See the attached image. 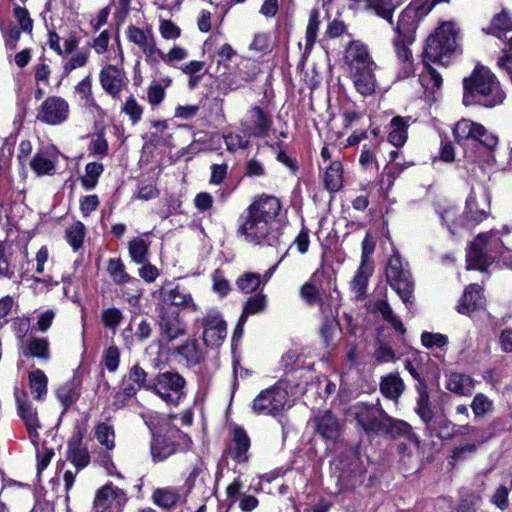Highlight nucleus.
I'll return each instance as SVG.
<instances>
[{
    "mask_svg": "<svg viewBox=\"0 0 512 512\" xmlns=\"http://www.w3.org/2000/svg\"><path fill=\"white\" fill-rule=\"evenodd\" d=\"M421 342L426 348H442L447 345L448 338L441 333L423 332L421 335Z\"/></svg>",
    "mask_w": 512,
    "mask_h": 512,
    "instance_id": "59",
    "label": "nucleus"
},
{
    "mask_svg": "<svg viewBox=\"0 0 512 512\" xmlns=\"http://www.w3.org/2000/svg\"><path fill=\"white\" fill-rule=\"evenodd\" d=\"M311 425L324 440L335 441L341 432V424L338 418L328 410L319 411L311 419Z\"/></svg>",
    "mask_w": 512,
    "mask_h": 512,
    "instance_id": "19",
    "label": "nucleus"
},
{
    "mask_svg": "<svg viewBox=\"0 0 512 512\" xmlns=\"http://www.w3.org/2000/svg\"><path fill=\"white\" fill-rule=\"evenodd\" d=\"M126 502L125 491L107 483L97 490L93 507L95 512H122Z\"/></svg>",
    "mask_w": 512,
    "mask_h": 512,
    "instance_id": "14",
    "label": "nucleus"
},
{
    "mask_svg": "<svg viewBox=\"0 0 512 512\" xmlns=\"http://www.w3.org/2000/svg\"><path fill=\"white\" fill-rule=\"evenodd\" d=\"M324 185L329 192H337L343 186V165L340 161H331L324 173Z\"/></svg>",
    "mask_w": 512,
    "mask_h": 512,
    "instance_id": "33",
    "label": "nucleus"
},
{
    "mask_svg": "<svg viewBox=\"0 0 512 512\" xmlns=\"http://www.w3.org/2000/svg\"><path fill=\"white\" fill-rule=\"evenodd\" d=\"M288 405V393L283 382L263 390L253 401L252 409L257 414L276 416Z\"/></svg>",
    "mask_w": 512,
    "mask_h": 512,
    "instance_id": "9",
    "label": "nucleus"
},
{
    "mask_svg": "<svg viewBox=\"0 0 512 512\" xmlns=\"http://www.w3.org/2000/svg\"><path fill=\"white\" fill-rule=\"evenodd\" d=\"M280 211L278 198L269 195L256 198L240 216L238 233L253 245H276L280 237L277 221Z\"/></svg>",
    "mask_w": 512,
    "mask_h": 512,
    "instance_id": "1",
    "label": "nucleus"
},
{
    "mask_svg": "<svg viewBox=\"0 0 512 512\" xmlns=\"http://www.w3.org/2000/svg\"><path fill=\"white\" fill-rule=\"evenodd\" d=\"M484 302L485 300L480 286L471 284L464 291L458 311L460 313H469L477 308H481Z\"/></svg>",
    "mask_w": 512,
    "mask_h": 512,
    "instance_id": "29",
    "label": "nucleus"
},
{
    "mask_svg": "<svg viewBox=\"0 0 512 512\" xmlns=\"http://www.w3.org/2000/svg\"><path fill=\"white\" fill-rule=\"evenodd\" d=\"M407 121L401 117L396 116L392 118L390 122V132L388 135V141L395 147L403 146L407 141Z\"/></svg>",
    "mask_w": 512,
    "mask_h": 512,
    "instance_id": "35",
    "label": "nucleus"
},
{
    "mask_svg": "<svg viewBox=\"0 0 512 512\" xmlns=\"http://www.w3.org/2000/svg\"><path fill=\"white\" fill-rule=\"evenodd\" d=\"M300 295L308 304H316L320 300L319 290L312 282H306L301 287Z\"/></svg>",
    "mask_w": 512,
    "mask_h": 512,
    "instance_id": "64",
    "label": "nucleus"
},
{
    "mask_svg": "<svg viewBox=\"0 0 512 512\" xmlns=\"http://www.w3.org/2000/svg\"><path fill=\"white\" fill-rule=\"evenodd\" d=\"M266 306L267 297L265 294L258 293L249 297L243 306L236 330L244 325L248 316L262 313L266 309Z\"/></svg>",
    "mask_w": 512,
    "mask_h": 512,
    "instance_id": "30",
    "label": "nucleus"
},
{
    "mask_svg": "<svg viewBox=\"0 0 512 512\" xmlns=\"http://www.w3.org/2000/svg\"><path fill=\"white\" fill-rule=\"evenodd\" d=\"M236 285L237 288L245 294L253 293L261 285L260 275L253 272L244 273L238 277Z\"/></svg>",
    "mask_w": 512,
    "mask_h": 512,
    "instance_id": "48",
    "label": "nucleus"
},
{
    "mask_svg": "<svg viewBox=\"0 0 512 512\" xmlns=\"http://www.w3.org/2000/svg\"><path fill=\"white\" fill-rule=\"evenodd\" d=\"M117 55L114 57L116 64H105L100 71V83L106 93L112 98L118 99L121 91L127 86V78L122 68L124 53L121 45L117 44Z\"/></svg>",
    "mask_w": 512,
    "mask_h": 512,
    "instance_id": "10",
    "label": "nucleus"
},
{
    "mask_svg": "<svg viewBox=\"0 0 512 512\" xmlns=\"http://www.w3.org/2000/svg\"><path fill=\"white\" fill-rule=\"evenodd\" d=\"M64 118V102L59 97L47 98L38 113V119L48 124H58Z\"/></svg>",
    "mask_w": 512,
    "mask_h": 512,
    "instance_id": "26",
    "label": "nucleus"
},
{
    "mask_svg": "<svg viewBox=\"0 0 512 512\" xmlns=\"http://www.w3.org/2000/svg\"><path fill=\"white\" fill-rule=\"evenodd\" d=\"M509 233L508 227L479 234L470 244L466 255L468 269L483 271L502 253L504 243L500 235Z\"/></svg>",
    "mask_w": 512,
    "mask_h": 512,
    "instance_id": "3",
    "label": "nucleus"
},
{
    "mask_svg": "<svg viewBox=\"0 0 512 512\" xmlns=\"http://www.w3.org/2000/svg\"><path fill=\"white\" fill-rule=\"evenodd\" d=\"M18 403V412L23 420L31 443L34 445L37 455L40 456L39 448H38V440H39V434H38V418L36 410L32 407L31 404L21 401L20 399H17Z\"/></svg>",
    "mask_w": 512,
    "mask_h": 512,
    "instance_id": "25",
    "label": "nucleus"
},
{
    "mask_svg": "<svg viewBox=\"0 0 512 512\" xmlns=\"http://www.w3.org/2000/svg\"><path fill=\"white\" fill-rule=\"evenodd\" d=\"M463 104H479L485 107L499 105L505 99L496 76L486 67L478 66L470 77L463 80Z\"/></svg>",
    "mask_w": 512,
    "mask_h": 512,
    "instance_id": "2",
    "label": "nucleus"
},
{
    "mask_svg": "<svg viewBox=\"0 0 512 512\" xmlns=\"http://www.w3.org/2000/svg\"><path fill=\"white\" fill-rule=\"evenodd\" d=\"M185 379L175 371H165L150 380L148 390L168 405L177 406L185 397Z\"/></svg>",
    "mask_w": 512,
    "mask_h": 512,
    "instance_id": "6",
    "label": "nucleus"
},
{
    "mask_svg": "<svg viewBox=\"0 0 512 512\" xmlns=\"http://www.w3.org/2000/svg\"><path fill=\"white\" fill-rule=\"evenodd\" d=\"M122 111L129 116L132 124H136L141 119L143 114L142 106L133 96L127 98L122 107Z\"/></svg>",
    "mask_w": 512,
    "mask_h": 512,
    "instance_id": "58",
    "label": "nucleus"
},
{
    "mask_svg": "<svg viewBox=\"0 0 512 512\" xmlns=\"http://www.w3.org/2000/svg\"><path fill=\"white\" fill-rule=\"evenodd\" d=\"M87 422L88 419L83 417L75 423L72 437L68 443L67 459L75 466L76 473L90 462L89 452L82 444L83 436L87 432Z\"/></svg>",
    "mask_w": 512,
    "mask_h": 512,
    "instance_id": "12",
    "label": "nucleus"
},
{
    "mask_svg": "<svg viewBox=\"0 0 512 512\" xmlns=\"http://www.w3.org/2000/svg\"><path fill=\"white\" fill-rule=\"evenodd\" d=\"M380 432L389 434L391 437L409 436L412 433V427L407 422L386 414Z\"/></svg>",
    "mask_w": 512,
    "mask_h": 512,
    "instance_id": "38",
    "label": "nucleus"
},
{
    "mask_svg": "<svg viewBox=\"0 0 512 512\" xmlns=\"http://www.w3.org/2000/svg\"><path fill=\"white\" fill-rule=\"evenodd\" d=\"M344 63L348 67V71L375 66L367 46L360 41H351L344 53Z\"/></svg>",
    "mask_w": 512,
    "mask_h": 512,
    "instance_id": "20",
    "label": "nucleus"
},
{
    "mask_svg": "<svg viewBox=\"0 0 512 512\" xmlns=\"http://www.w3.org/2000/svg\"><path fill=\"white\" fill-rule=\"evenodd\" d=\"M374 271L373 264L360 263L352 281L350 287L356 298L362 297L366 292V287L369 278L372 276Z\"/></svg>",
    "mask_w": 512,
    "mask_h": 512,
    "instance_id": "32",
    "label": "nucleus"
},
{
    "mask_svg": "<svg viewBox=\"0 0 512 512\" xmlns=\"http://www.w3.org/2000/svg\"><path fill=\"white\" fill-rule=\"evenodd\" d=\"M490 195L484 189L479 192L472 191L466 201L465 218L458 214V209L449 207L441 218L452 234L457 232L459 227H466L468 221L479 223L488 217L490 209Z\"/></svg>",
    "mask_w": 512,
    "mask_h": 512,
    "instance_id": "4",
    "label": "nucleus"
},
{
    "mask_svg": "<svg viewBox=\"0 0 512 512\" xmlns=\"http://www.w3.org/2000/svg\"><path fill=\"white\" fill-rule=\"evenodd\" d=\"M427 71L422 73L420 76V82L426 91L434 93L442 85L441 75L431 66H426Z\"/></svg>",
    "mask_w": 512,
    "mask_h": 512,
    "instance_id": "51",
    "label": "nucleus"
},
{
    "mask_svg": "<svg viewBox=\"0 0 512 512\" xmlns=\"http://www.w3.org/2000/svg\"><path fill=\"white\" fill-rule=\"evenodd\" d=\"M162 300L173 306L190 309L194 312L199 311V306L193 301L192 295L183 287L172 286L167 283L160 290Z\"/></svg>",
    "mask_w": 512,
    "mask_h": 512,
    "instance_id": "21",
    "label": "nucleus"
},
{
    "mask_svg": "<svg viewBox=\"0 0 512 512\" xmlns=\"http://www.w3.org/2000/svg\"><path fill=\"white\" fill-rule=\"evenodd\" d=\"M375 309L381 314L382 318L391 324V326L398 332L404 333L405 328L403 323L394 315L392 308L386 300L377 301Z\"/></svg>",
    "mask_w": 512,
    "mask_h": 512,
    "instance_id": "44",
    "label": "nucleus"
},
{
    "mask_svg": "<svg viewBox=\"0 0 512 512\" xmlns=\"http://www.w3.org/2000/svg\"><path fill=\"white\" fill-rule=\"evenodd\" d=\"M152 498L157 506L168 509L178 502L179 493L171 487L159 488L154 491Z\"/></svg>",
    "mask_w": 512,
    "mask_h": 512,
    "instance_id": "41",
    "label": "nucleus"
},
{
    "mask_svg": "<svg viewBox=\"0 0 512 512\" xmlns=\"http://www.w3.org/2000/svg\"><path fill=\"white\" fill-rule=\"evenodd\" d=\"M103 172V165L96 162H90L85 167V174L81 177V183L86 190L93 189L98 182L99 176Z\"/></svg>",
    "mask_w": 512,
    "mask_h": 512,
    "instance_id": "46",
    "label": "nucleus"
},
{
    "mask_svg": "<svg viewBox=\"0 0 512 512\" xmlns=\"http://www.w3.org/2000/svg\"><path fill=\"white\" fill-rule=\"evenodd\" d=\"M448 0H413L399 15L398 21L391 26L395 35L413 37L419 22L427 16L433 7Z\"/></svg>",
    "mask_w": 512,
    "mask_h": 512,
    "instance_id": "7",
    "label": "nucleus"
},
{
    "mask_svg": "<svg viewBox=\"0 0 512 512\" xmlns=\"http://www.w3.org/2000/svg\"><path fill=\"white\" fill-rule=\"evenodd\" d=\"M386 279L389 285L400 296L406 307L409 308L414 283L411 279L410 271L404 267L402 259L396 251L388 260Z\"/></svg>",
    "mask_w": 512,
    "mask_h": 512,
    "instance_id": "8",
    "label": "nucleus"
},
{
    "mask_svg": "<svg viewBox=\"0 0 512 512\" xmlns=\"http://www.w3.org/2000/svg\"><path fill=\"white\" fill-rule=\"evenodd\" d=\"M457 31L453 22L442 23L434 34L427 38L424 58L430 62L446 64L444 58L456 48Z\"/></svg>",
    "mask_w": 512,
    "mask_h": 512,
    "instance_id": "5",
    "label": "nucleus"
},
{
    "mask_svg": "<svg viewBox=\"0 0 512 512\" xmlns=\"http://www.w3.org/2000/svg\"><path fill=\"white\" fill-rule=\"evenodd\" d=\"M244 67L247 69V71L240 69L239 75L237 76L238 79H235L231 76L228 77V86L230 90H236L257 77L259 69L255 63L248 61Z\"/></svg>",
    "mask_w": 512,
    "mask_h": 512,
    "instance_id": "40",
    "label": "nucleus"
},
{
    "mask_svg": "<svg viewBox=\"0 0 512 512\" xmlns=\"http://www.w3.org/2000/svg\"><path fill=\"white\" fill-rule=\"evenodd\" d=\"M415 412L427 425L433 420L432 411L429 406V395L425 390L419 393Z\"/></svg>",
    "mask_w": 512,
    "mask_h": 512,
    "instance_id": "53",
    "label": "nucleus"
},
{
    "mask_svg": "<svg viewBox=\"0 0 512 512\" xmlns=\"http://www.w3.org/2000/svg\"><path fill=\"white\" fill-rule=\"evenodd\" d=\"M128 40L139 47L145 56V61L151 66L159 64L161 49L157 47L156 39L151 30H142L129 26L126 31Z\"/></svg>",
    "mask_w": 512,
    "mask_h": 512,
    "instance_id": "15",
    "label": "nucleus"
},
{
    "mask_svg": "<svg viewBox=\"0 0 512 512\" xmlns=\"http://www.w3.org/2000/svg\"><path fill=\"white\" fill-rule=\"evenodd\" d=\"M319 29V12L312 10L310 12L308 25L306 28V47L311 48L317 38V31Z\"/></svg>",
    "mask_w": 512,
    "mask_h": 512,
    "instance_id": "57",
    "label": "nucleus"
},
{
    "mask_svg": "<svg viewBox=\"0 0 512 512\" xmlns=\"http://www.w3.org/2000/svg\"><path fill=\"white\" fill-rule=\"evenodd\" d=\"M512 30V17L506 12L502 11L501 13L494 16L491 22V33L497 36L498 38H502L506 32Z\"/></svg>",
    "mask_w": 512,
    "mask_h": 512,
    "instance_id": "43",
    "label": "nucleus"
},
{
    "mask_svg": "<svg viewBox=\"0 0 512 512\" xmlns=\"http://www.w3.org/2000/svg\"><path fill=\"white\" fill-rule=\"evenodd\" d=\"M165 86L157 81L150 84L147 91V99L152 106L159 105L165 98Z\"/></svg>",
    "mask_w": 512,
    "mask_h": 512,
    "instance_id": "61",
    "label": "nucleus"
},
{
    "mask_svg": "<svg viewBox=\"0 0 512 512\" xmlns=\"http://www.w3.org/2000/svg\"><path fill=\"white\" fill-rule=\"evenodd\" d=\"M177 353L185 360L187 365H196L203 359V352L195 339L188 340L179 346Z\"/></svg>",
    "mask_w": 512,
    "mask_h": 512,
    "instance_id": "39",
    "label": "nucleus"
},
{
    "mask_svg": "<svg viewBox=\"0 0 512 512\" xmlns=\"http://www.w3.org/2000/svg\"><path fill=\"white\" fill-rule=\"evenodd\" d=\"M453 134L458 143L464 140L474 139L483 144L491 145L484 139L486 136L485 127L468 119L458 121L454 127Z\"/></svg>",
    "mask_w": 512,
    "mask_h": 512,
    "instance_id": "24",
    "label": "nucleus"
},
{
    "mask_svg": "<svg viewBox=\"0 0 512 512\" xmlns=\"http://www.w3.org/2000/svg\"><path fill=\"white\" fill-rule=\"evenodd\" d=\"M24 354L48 359V342L42 338H33L28 342Z\"/></svg>",
    "mask_w": 512,
    "mask_h": 512,
    "instance_id": "52",
    "label": "nucleus"
},
{
    "mask_svg": "<svg viewBox=\"0 0 512 512\" xmlns=\"http://www.w3.org/2000/svg\"><path fill=\"white\" fill-rule=\"evenodd\" d=\"M31 168L38 174H49L54 170V161L47 152H38L32 159Z\"/></svg>",
    "mask_w": 512,
    "mask_h": 512,
    "instance_id": "47",
    "label": "nucleus"
},
{
    "mask_svg": "<svg viewBox=\"0 0 512 512\" xmlns=\"http://www.w3.org/2000/svg\"><path fill=\"white\" fill-rule=\"evenodd\" d=\"M446 388L459 396H470L474 389V380L467 374L452 372L447 375Z\"/></svg>",
    "mask_w": 512,
    "mask_h": 512,
    "instance_id": "28",
    "label": "nucleus"
},
{
    "mask_svg": "<svg viewBox=\"0 0 512 512\" xmlns=\"http://www.w3.org/2000/svg\"><path fill=\"white\" fill-rule=\"evenodd\" d=\"M47 377L41 370H35L29 374V385L34 398L41 400L47 392Z\"/></svg>",
    "mask_w": 512,
    "mask_h": 512,
    "instance_id": "42",
    "label": "nucleus"
},
{
    "mask_svg": "<svg viewBox=\"0 0 512 512\" xmlns=\"http://www.w3.org/2000/svg\"><path fill=\"white\" fill-rule=\"evenodd\" d=\"M103 362L105 367L110 372L117 370L120 362V351L116 346H109L103 355Z\"/></svg>",
    "mask_w": 512,
    "mask_h": 512,
    "instance_id": "63",
    "label": "nucleus"
},
{
    "mask_svg": "<svg viewBox=\"0 0 512 512\" xmlns=\"http://www.w3.org/2000/svg\"><path fill=\"white\" fill-rule=\"evenodd\" d=\"M224 141L228 151H236L237 149H244L248 146L249 140L238 133L229 132L224 135Z\"/></svg>",
    "mask_w": 512,
    "mask_h": 512,
    "instance_id": "62",
    "label": "nucleus"
},
{
    "mask_svg": "<svg viewBox=\"0 0 512 512\" xmlns=\"http://www.w3.org/2000/svg\"><path fill=\"white\" fill-rule=\"evenodd\" d=\"M377 65L349 71V76L354 88L362 96H370L375 93L377 81L375 70Z\"/></svg>",
    "mask_w": 512,
    "mask_h": 512,
    "instance_id": "22",
    "label": "nucleus"
},
{
    "mask_svg": "<svg viewBox=\"0 0 512 512\" xmlns=\"http://www.w3.org/2000/svg\"><path fill=\"white\" fill-rule=\"evenodd\" d=\"M169 437V430L165 435H156L151 443V455L154 462H161L178 451L176 442Z\"/></svg>",
    "mask_w": 512,
    "mask_h": 512,
    "instance_id": "27",
    "label": "nucleus"
},
{
    "mask_svg": "<svg viewBox=\"0 0 512 512\" xmlns=\"http://www.w3.org/2000/svg\"><path fill=\"white\" fill-rule=\"evenodd\" d=\"M366 8L371 9L375 14L386 20L391 26L394 25L393 12L400 5L395 0H364Z\"/></svg>",
    "mask_w": 512,
    "mask_h": 512,
    "instance_id": "34",
    "label": "nucleus"
},
{
    "mask_svg": "<svg viewBox=\"0 0 512 512\" xmlns=\"http://www.w3.org/2000/svg\"><path fill=\"white\" fill-rule=\"evenodd\" d=\"M358 424L366 432H380L386 412L377 406L359 403L352 408Z\"/></svg>",
    "mask_w": 512,
    "mask_h": 512,
    "instance_id": "17",
    "label": "nucleus"
},
{
    "mask_svg": "<svg viewBox=\"0 0 512 512\" xmlns=\"http://www.w3.org/2000/svg\"><path fill=\"white\" fill-rule=\"evenodd\" d=\"M159 33L165 40H175L180 37L181 29L175 23L167 19H161Z\"/></svg>",
    "mask_w": 512,
    "mask_h": 512,
    "instance_id": "60",
    "label": "nucleus"
},
{
    "mask_svg": "<svg viewBox=\"0 0 512 512\" xmlns=\"http://www.w3.org/2000/svg\"><path fill=\"white\" fill-rule=\"evenodd\" d=\"M188 56L189 53L187 49L178 45H174L167 53H164L161 50V57L159 58V62L164 61L168 65H174L176 62L187 59Z\"/></svg>",
    "mask_w": 512,
    "mask_h": 512,
    "instance_id": "55",
    "label": "nucleus"
},
{
    "mask_svg": "<svg viewBox=\"0 0 512 512\" xmlns=\"http://www.w3.org/2000/svg\"><path fill=\"white\" fill-rule=\"evenodd\" d=\"M412 41L413 37L405 35H396L393 39V45L398 59L406 64L405 76H408L412 72L411 64L409 63L411 51L407 46V44Z\"/></svg>",
    "mask_w": 512,
    "mask_h": 512,
    "instance_id": "37",
    "label": "nucleus"
},
{
    "mask_svg": "<svg viewBox=\"0 0 512 512\" xmlns=\"http://www.w3.org/2000/svg\"><path fill=\"white\" fill-rule=\"evenodd\" d=\"M157 325L160 339L165 342H171L186 333V324L179 313L164 307L159 310Z\"/></svg>",
    "mask_w": 512,
    "mask_h": 512,
    "instance_id": "16",
    "label": "nucleus"
},
{
    "mask_svg": "<svg viewBox=\"0 0 512 512\" xmlns=\"http://www.w3.org/2000/svg\"><path fill=\"white\" fill-rule=\"evenodd\" d=\"M85 235V227L81 222H75L71 225L67 238L72 248L77 251L81 246Z\"/></svg>",
    "mask_w": 512,
    "mask_h": 512,
    "instance_id": "56",
    "label": "nucleus"
},
{
    "mask_svg": "<svg viewBox=\"0 0 512 512\" xmlns=\"http://www.w3.org/2000/svg\"><path fill=\"white\" fill-rule=\"evenodd\" d=\"M203 341L211 348L220 347L227 336V323L217 310H208L202 320Z\"/></svg>",
    "mask_w": 512,
    "mask_h": 512,
    "instance_id": "13",
    "label": "nucleus"
},
{
    "mask_svg": "<svg viewBox=\"0 0 512 512\" xmlns=\"http://www.w3.org/2000/svg\"><path fill=\"white\" fill-rule=\"evenodd\" d=\"M107 270L112 280L117 284H124L130 281L137 282V280L131 279L126 273L125 266L121 259H110Z\"/></svg>",
    "mask_w": 512,
    "mask_h": 512,
    "instance_id": "45",
    "label": "nucleus"
},
{
    "mask_svg": "<svg viewBox=\"0 0 512 512\" xmlns=\"http://www.w3.org/2000/svg\"><path fill=\"white\" fill-rule=\"evenodd\" d=\"M271 125V117L259 106L252 107L242 123L243 132L248 137L266 136Z\"/></svg>",
    "mask_w": 512,
    "mask_h": 512,
    "instance_id": "18",
    "label": "nucleus"
},
{
    "mask_svg": "<svg viewBox=\"0 0 512 512\" xmlns=\"http://www.w3.org/2000/svg\"><path fill=\"white\" fill-rule=\"evenodd\" d=\"M471 408L476 417L484 416L492 412L493 402L486 395L478 393L473 398Z\"/></svg>",
    "mask_w": 512,
    "mask_h": 512,
    "instance_id": "54",
    "label": "nucleus"
},
{
    "mask_svg": "<svg viewBox=\"0 0 512 512\" xmlns=\"http://www.w3.org/2000/svg\"><path fill=\"white\" fill-rule=\"evenodd\" d=\"M455 428L456 425L445 417H436L427 425V429L439 439H451L456 436Z\"/></svg>",
    "mask_w": 512,
    "mask_h": 512,
    "instance_id": "36",
    "label": "nucleus"
},
{
    "mask_svg": "<svg viewBox=\"0 0 512 512\" xmlns=\"http://www.w3.org/2000/svg\"><path fill=\"white\" fill-rule=\"evenodd\" d=\"M405 384L396 373H390L382 377L380 382L381 393L391 400H397L403 393Z\"/></svg>",
    "mask_w": 512,
    "mask_h": 512,
    "instance_id": "31",
    "label": "nucleus"
},
{
    "mask_svg": "<svg viewBox=\"0 0 512 512\" xmlns=\"http://www.w3.org/2000/svg\"><path fill=\"white\" fill-rule=\"evenodd\" d=\"M249 448V436L241 427H235L232 431V437L227 447V455L239 464L246 463L249 459Z\"/></svg>",
    "mask_w": 512,
    "mask_h": 512,
    "instance_id": "23",
    "label": "nucleus"
},
{
    "mask_svg": "<svg viewBox=\"0 0 512 512\" xmlns=\"http://www.w3.org/2000/svg\"><path fill=\"white\" fill-rule=\"evenodd\" d=\"M148 243L142 238H134L129 242V254L131 259L141 264L147 260Z\"/></svg>",
    "mask_w": 512,
    "mask_h": 512,
    "instance_id": "49",
    "label": "nucleus"
},
{
    "mask_svg": "<svg viewBox=\"0 0 512 512\" xmlns=\"http://www.w3.org/2000/svg\"><path fill=\"white\" fill-rule=\"evenodd\" d=\"M84 37V32L76 28L66 39V72L83 67L87 63L91 44Z\"/></svg>",
    "mask_w": 512,
    "mask_h": 512,
    "instance_id": "11",
    "label": "nucleus"
},
{
    "mask_svg": "<svg viewBox=\"0 0 512 512\" xmlns=\"http://www.w3.org/2000/svg\"><path fill=\"white\" fill-rule=\"evenodd\" d=\"M95 437L108 450H112L115 447V433L111 425L107 423L98 424L95 430Z\"/></svg>",
    "mask_w": 512,
    "mask_h": 512,
    "instance_id": "50",
    "label": "nucleus"
}]
</instances>
